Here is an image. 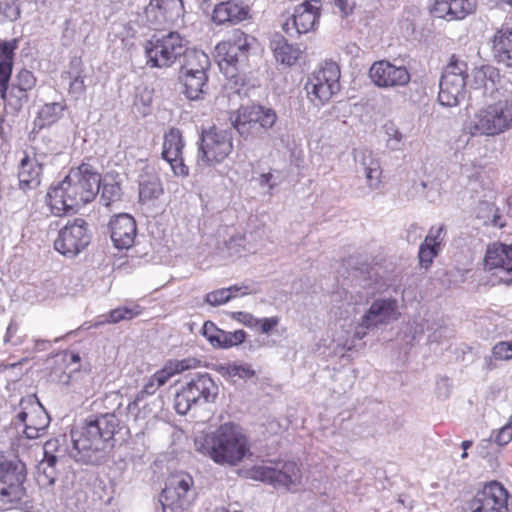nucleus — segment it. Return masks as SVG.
Segmentation results:
<instances>
[{
    "label": "nucleus",
    "mask_w": 512,
    "mask_h": 512,
    "mask_svg": "<svg viewBox=\"0 0 512 512\" xmlns=\"http://www.w3.org/2000/svg\"><path fill=\"white\" fill-rule=\"evenodd\" d=\"M119 428L116 415L107 413L93 416L71 430V456L84 464H100L114 446V435Z\"/></svg>",
    "instance_id": "1"
},
{
    "label": "nucleus",
    "mask_w": 512,
    "mask_h": 512,
    "mask_svg": "<svg viewBox=\"0 0 512 512\" xmlns=\"http://www.w3.org/2000/svg\"><path fill=\"white\" fill-rule=\"evenodd\" d=\"M100 191V174L95 167L82 163L47 193L51 211L61 216L91 202Z\"/></svg>",
    "instance_id": "2"
},
{
    "label": "nucleus",
    "mask_w": 512,
    "mask_h": 512,
    "mask_svg": "<svg viewBox=\"0 0 512 512\" xmlns=\"http://www.w3.org/2000/svg\"><path fill=\"white\" fill-rule=\"evenodd\" d=\"M194 448L217 464L231 466L240 463L250 452L247 437L233 423H225L212 433H199Z\"/></svg>",
    "instance_id": "3"
},
{
    "label": "nucleus",
    "mask_w": 512,
    "mask_h": 512,
    "mask_svg": "<svg viewBox=\"0 0 512 512\" xmlns=\"http://www.w3.org/2000/svg\"><path fill=\"white\" fill-rule=\"evenodd\" d=\"M512 128V102L499 100L479 109L464 124L471 136H496Z\"/></svg>",
    "instance_id": "4"
},
{
    "label": "nucleus",
    "mask_w": 512,
    "mask_h": 512,
    "mask_svg": "<svg viewBox=\"0 0 512 512\" xmlns=\"http://www.w3.org/2000/svg\"><path fill=\"white\" fill-rule=\"evenodd\" d=\"M188 41L178 32L155 34L143 46L146 65L150 68L172 67L187 51Z\"/></svg>",
    "instance_id": "5"
},
{
    "label": "nucleus",
    "mask_w": 512,
    "mask_h": 512,
    "mask_svg": "<svg viewBox=\"0 0 512 512\" xmlns=\"http://www.w3.org/2000/svg\"><path fill=\"white\" fill-rule=\"evenodd\" d=\"M218 390V385L208 373L198 374L176 393L175 411L186 415L194 406L214 402Z\"/></svg>",
    "instance_id": "6"
},
{
    "label": "nucleus",
    "mask_w": 512,
    "mask_h": 512,
    "mask_svg": "<svg viewBox=\"0 0 512 512\" xmlns=\"http://www.w3.org/2000/svg\"><path fill=\"white\" fill-rule=\"evenodd\" d=\"M251 38L235 29L226 40L216 46L218 65L227 77L236 76V71L244 67L248 60Z\"/></svg>",
    "instance_id": "7"
},
{
    "label": "nucleus",
    "mask_w": 512,
    "mask_h": 512,
    "mask_svg": "<svg viewBox=\"0 0 512 512\" xmlns=\"http://www.w3.org/2000/svg\"><path fill=\"white\" fill-rule=\"evenodd\" d=\"M193 478L184 472L171 475L160 494L162 512H189L195 498Z\"/></svg>",
    "instance_id": "8"
},
{
    "label": "nucleus",
    "mask_w": 512,
    "mask_h": 512,
    "mask_svg": "<svg viewBox=\"0 0 512 512\" xmlns=\"http://www.w3.org/2000/svg\"><path fill=\"white\" fill-rule=\"evenodd\" d=\"M233 150V137L229 130L212 126L203 130L198 150V164L214 166L222 163Z\"/></svg>",
    "instance_id": "9"
},
{
    "label": "nucleus",
    "mask_w": 512,
    "mask_h": 512,
    "mask_svg": "<svg viewBox=\"0 0 512 512\" xmlns=\"http://www.w3.org/2000/svg\"><path fill=\"white\" fill-rule=\"evenodd\" d=\"M340 69L333 61L324 62L305 85L307 96L315 106L328 102L340 90Z\"/></svg>",
    "instance_id": "10"
},
{
    "label": "nucleus",
    "mask_w": 512,
    "mask_h": 512,
    "mask_svg": "<svg viewBox=\"0 0 512 512\" xmlns=\"http://www.w3.org/2000/svg\"><path fill=\"white\" fill-rule=\"evenodd\" d=\"M467 63L453 55L439 83L438 101L442 106L455 107L466 93Z\"/></svg>",
    "instance_id": "11"
},
{
    "label": "nucleus",
    "mask_w": 512,
    "mask_h": 512,
    "mask_svg": "<svg viewBox=\"0 0 512 512\" xmlns=\"http://www.w3.org/2000/svg\"><path fill=\"white\" fill-rule=\"evenodd\" d=\"M26 466L16 456L0 452V499L13 503L23 495Z\"/></svg>",
    "instance_id": "12"
},
{
    "label": "nucleus",
    "mask_w": 512,
    "mask_h": 512,
    "mask_svg": "<svg viewBox=\"0 0 512 512\" xmlns=\"http://www.w3.org/2000/svg\"><path fill=\"white\" fill-rule=\"evenodd\" d=\"M198 365L199 361L196 358H185L181 360L171 359L165 362L160 370L156 371L148 378L142 390L139 391L135 399L128 404V412L132 414L136 411L139 408V403L145 396L154 395L171 377L186 370L197 368Z\"/></svg>",
    "instance_id": "13"
},
{
    "label": "nucleus",
    "mask_w": 512,
    "mask_h": 512,
    "mask_svg": "<svg viewBox=\"0 0 512 512\" xmlns=\"http://www.w3.org/2000/svg\"><path fill=\"white\" fill-rule=\"evenodd\" d=\"M399 316L397 299L392 297L377 298L362 315L355 331V336L358 339H362L366 335L367 330L387 325L398 320Z\"/></svg>",
    "instance_id": "14"
},
{
    "label": "nucleus",
    "mask_w": 512,
    "mask_h": 512,
    "mask_svg": "<svg viewBox=\"0 0 512 512\" xmlns=\"http://www.w3.org/2000/svg\"><path fill=\"white\" fill-rule=\"evenodd\" d=\"M251 473L254 480L267 483L274 488L290 490L301 481L300 468L294 461L278 463L275 466H255Z\"/></svg>",
    "instance_id": "15"
},
{
    "label": "nucleus",
    "mask_w": 512,
    "mask_h": 512,
    "mask_svg": "<svg viewBox=\"0 0 512 512\" xmlns=\"http://www.w3.org/2000/svg\"><path fill=\"white\" fill-rule=\"evenodd\" d=\"M21 410L16 421L23 425L27 439H38L45 435L50 424V417L37 398L28 397L20 401Z\"/></svg>",
    "instance_id": "16"
},
{
    "label": "nucleus",
    "mask_w": 512,
    "mask_h": 512,
    "mask_svg": "<svg viewBox=\"0 0 512 512\" xmlns=\"http://www.w3.org/2000/svg\"><path fill=\"white\" fill-rule=\"evenodd\" d=\"M89 242L90 235L88 234L86 221L76 218L59 231L54 246L64 256L74 257L83 251Z\"/></svg>",
    "instance_id": "17"
},
{
    "label": "nucleus",
    "mask_w": 512,
    "mask_h": 512,
    "mask_svg": "<svg viewBox=\"0 0 512 512\" xmlns=\"http://www.w3.org/2000/svg\"><path fill=\"white\" fill-rule=\"evenodd\" d=\"M184 14L183 0H151L144 9L145 18L154 29L178 25Z\"/></svg>",
    "instance_id": "18"
},
{
    "label": "nucleus",
    "mask_w": 512,
    "mask_h": 512,
    "mask_svg": "<svg viewBox=\"0 0 512 512\" xmlns=\"http://www.w3.org/2000/svg\"><path fill=\"white\" fill-rule=\"evenodd\" d=\"M508 493L496 481L486 484L477 491L468 503L470 512H508Z\"/></svg>",
    "instance_id": "19"
},
{
    "label": "nucleus",
    "mask_w": 512,
    "mask_h": 512,
    "mask_svg": "<svg viewBox=\"0 0 512 512\" xmlns=\"http://www.w3.org/2000/svg\"><path fill=\"white\" fill-rule=\"evenodd\" d=\"M319 9V2L315 0L297 6L292 17L283 24V30L290 37L310 32L318 22Z\"/></svg>",
    "instance_id": "20"
},
{
    "label": "nucleus",
    "mask_w": 512,
    "mask_h": 512,
    "mask_svg": "<svg viewBox=\"0 0 512 512\" xmlns=\"http://www.w3.org/2000/svg\"><path fill=\"white\" fill-rule=\"evenodd\" d=\"M369 75L375 85L383 88L405 86L410 81V74L404 66H395L385 60L375 62Z\"/></svg>",
    "instance_id": "21"
},
{
    "label": "nucleus",
    "mask_w": 512,
    "mask_h": 512,
    "mask_svg": "<svg viewBox=\"0 0 512 512\" xmlns=\"http://www.w3.org/2000/svg\"><path fill=\"white\" fill-rule=\"evenodd\" d=\"M184 142L179 129L171 128L164 135L162 157L166 160L175 175L187 176L189 173L188 166L185 165L182 150Z\"/></svg>",
    "instance_id": "22"
},
{
    "label": "nucleus",
    "mask_w": 512,
    "mask_h": 512,
    "mask_svg": "<svg viewBox=\"0 0 512 512\" xmlns=\"http://www.w3.org/2000/svg\"><path fill=\"white\" fill-rule=\"evenodd\" d=\"M487 269H498V276L507 283H512V246L494 243L489 246L484 258Z\"/></svg>",
    "instance_id": "23"
},
{
    "label": "nucleus",
    "mask_w": 512,
    "mask_h": 512,
    "mask_svg": "<svg viewBox=\"0 0 512 512\" xmlns=\"http://www.w3.org/2000/svg\"><path fill=\"white\" fill-rule=\"evenodd\" d=\"M111 240L117 249L130 248L135 240L137 228L134 218L120 214L110 221Z\"/></svg>",
    "instance_id": "24"
},
{
    "label": "nucleus",
    "mask_w": 512,
    "mask_h": 512,
    "mask_svg": "<svg viewBox=\"0 0 512 512\" xmlns=\"http://www.w3.org/2000/svg\"><path fill=\"white\" fill-rule=\"evenodd\" d=\"M476 9V0H435L434 13L448 20L464 19Z\"/></svg>",
    "instance_id": "25"
},
{
    "label": "nucleus",
    "mask_w": 512,
    "mask_h": 512,
    "mask_svg": "<svg viewBox=\"0 0 512 512\" xmlns=\"http://www.w3.org/2000/svg\"><path fill=\"white\" fill-rule=\"evenodd\" d=\"M357 172L363 173L366 178L367 186L374 190L379 187L382 174L380 162L372 152L365 149L355 154Z\"/></svg>",
    "instance_id": "26"
},
{
    "label": "nucleus",
    "mask_w": 512,
    "mask_h": 512,
    "mask_svg": "<svg viewBox=\"0 0 512 512\" xmlns=\"http://www.w3.org/2000/svg\"><path fill=\"white\" fill-rule=\"evenodd\" d=\"M249 9L235 1L220 2L214 7L212 20L221 25L225 23H238L248 17Z\"/></svg>",
    "instance_id": "27"
},
{
    "label": "nucleus",
    "mask_w": 512,
    "mask_h": 512,
    "mask_svg": "<svg viewBox=\"0 0 512 512\" xmlns=\"http://www.w3.org/2000/svg\"><path fill=\"white\" fill-rule=\"evenodd\" d=\"M492 53L498 63L512 68V28L505 27L495 32Z\"/></svg>",
    "instance_id": "28"
},
{
    "label": "nucleus",
    "mask_w": 512,
    "mask_h": 512,
    "mask_svg": "<svg viewBox=\"0 0 512 512\" xmlns=\"http://www.w3.org/2000/svg\"><path fill=\"white\" fill-rule=\"evenodd\" d=\"M230 121L234 129L241 137H257L262 134L261 129L250 111L249 106H242L230 115Z\"/></svg>",
    "instance_id": "29"
},
{
    "label": "nucleus",
    "mask_w": 512,
    "mask_h": 512,
    "mask_svg": "<svg viewBox=\"0 0 512 512\" xmlns=\"http://www.w3.org/2000/svg\"><path fill=\"white\" fill-rule=\"evenodd\" d=\"M42 165L35 159L25 156L19 166L18 179L20 188L31 190L41 183Z\"/></svg>",
    "instance_id": "30"
},
{
    "label": "nucleus",
    "mask_w": 512,
    "mask_h": 512,
    "mask_svg": "<svg viewBox=\"0 0 512 512\" xmlns=\"http://www.w3.org/2000/svg\"><path fill=\"white\" fill-rule=\"evenodd\" d=\"M16 41L0 40V93L5 98L7 84L9 83Z\"/></svg>",
    "instance_id": "31"
},
{
    "label": "nucleus",
    "mask_w": 512,
    "mask_h": 512,
    "mask_svg": "<svg viewBox=\"0 0 512 512\" xmlns=\"http://www.w3.org/2000/svg\"><path fill=\"white\" fill-rule=\"evenodd\" d=\"M183 56L184 62L181 65L180 73H206L210 67V59L203 51L187 49Z\"/></svg>",
    "instance_id": "32"
},
{
    "label": "nucleus",
    "mask_w": 512,
    "mask_h": 512,
    "mask_svg": "<svg viewBox=\"0 0 512 512\" xmlns=\"http://www.w3.org/2000/svg\"><path fill=\"white\" fill-rule=\"evenodd\" d=\"M179 78L184 84V93L188 99L197 100L204 93L208 80L207 73H180Z\"/></svg>",
    "instance_id": "33"
},
{
    "label": "nucleus",
    "mask_w": 512,
    "mask_h": 512,
    "mask_svg": "<svg viewBox=\"0 0 512 512\" xmlns=\"http://www.w3.org/2000/svg\"><path fill=\"white\" fill-rule=\"evenodd\" d=\"M161 180L154 174L142 175L139 180V199L149 202L158 199L163 194Z\"/></svg>",
    "instance_id": "34"
},
{
    "label": "nucleus",
    "mask_w": 512,
    "mask_h": 512,
    "mask_svg": "<svg viewBox=\"0 0 512 512\" xmlns=\"http://www.w3.org/2000/svg\"><path fill=\"white\" fill-rule=\"evenodd\" d=\"M57 457L43 458L36 466L35 479L42 488H48L55 484L57 479Z\"/></svg>",
    "instance_id": "35"
},
{
    "label": "nucleus",
    "mask_w": 512,
    "mask_h": 512,
    "mask_svg": "<svg viewBox=\"0 0 512 512\" xmlns=\"http://www.w3.org/2000/svg\"><path fill=\"white\" fill-rule=\"evenodd\" d=\"M497 78L499 72L496 68L489 65L481 66L473 69L470 85L475 89L493 90Z\"/></svg>",
    "instance_id": "36"
},
{
    "label": "nucleus",
    "mask_w": 512,
    "mask_h": 512,
    "mask_svg": "<svg viewBox=\"0 0 512 512\" xmlns=\"http://www.w3.org/2000/svg\"><path fill=\"white\" fill-rule=\"evenodd\" d=\"M477 218L482 219L484 224L503 228L505 222L499 212V208L489 201H480L477 206Z\"/></svg>",
    "instance_id": "37"
},
{
    "label": "nucleus",
    "mask_w": 512,
    "mask_h": 512,
    "mask_svg": "<svg viewBox=\"0 0 512 512\" xmlns=\"http://www.w3.org/2000/svg\"><path fill=\"white\" fill-rule=\"evenodd\" d=\"M249 108L262 133L272 128L276 123L277 114L273 109L264 106H249Z\"/></svg>",
    "instance_id": "38"
},
{
    "label": "nucleus",
    "mask_w": 512,
    "mask_h": 512,
    "mask_svg": "<svg viewBox=\"0 0 512 512\" xmlns=\"http://www.w3.org/2000/svg\"><path fill=\"white\" fill-rule=\"evenodd\" d=\"M274 55L277 61L289 66L293 65L300 55V50L281 39L275 43Z\"/></svg>",
    "instance_id": "39"
},
{
    "label": "nucleus",
    "mask_w": 512,
    "mask_h": 512,
    "mask_svg": "<svg viewBox=\"0 0 512 512\" xmlns=\"http://www.w3.org/2000/svg\"><path fill=\"white\" fill-rule=\"evenodd\" d=\"M246 336L247 333L242 329L235 330L233 332L221 330L217 337L219 340H215L212 347L217 349H229L242 344L245 341Z\"/></svg>",
    "instance_id": "40"
},
{
    "label": "nucleus",
    "mask_w": 512,
    "mask_h": 512,
    "mask_svg": "<svg viewBox=\"0 0 512 512\" xmlns=\"http://www.w3.org/2000/svg\"><path fill=\"white\" fill-rule=\"evenodd\" d=\"M65 105L62 102L47 103L38 112L40 126L50 125L56 122L63 114Z\"/></svg>",
    "instance_id": "41"
},
{
    "label": "nucleus",
    "mask_w": 512,
    "mask_h": 512,
    "mask_svg": "<svg viewBox=\"0 0 512 512\" xmlns=\"http://www.w3.org/2000/svg\"><path fill=\"white\" fill-rule=\"evenodd\" d=\"M141 313V309L138 305H133L132 307H118L110 311L107 319L105 321H101L96 323V325L104 324V323H112L116 324L122 320H130L135 316H138Z\"/></svg>",
    "instance_id": "42"
},
{
    "label": "nucleus",
    "mask_w": 512,
    "mask_h": 512,
    "mask_svg": "<svg viewBox=\"0 0 512 512\" xmlns=\"http://www.w3.org/2000/svg\"><path fill=\"white\" fill-rule=\"evenodd\" d=\"M100 189V202L104 206L108 207L113 202L120 200L121 188L118 183L104 181L102 184L100 183Z\"/></svg>",
    "instance_id": "43"
},
{
    "label": "nucleus",
    "mask_w": 512,
    "mask_h": 512,
    "mask_svg": "<svg viewBox=\"0 0 512 512\" xmlns=\"http://www.w3.org/2000/svg\"><path fill=\"white\" fill-rule=\"evenodd\" d=\"M27 92L28 91L22 90L21 87L12 83L10 88L7 84L6 97L4 98L1 93L0 97L6 101L8 105L13 106L15 109H19L28 99Z\"/></svg>",
    "instance_id": "44"
},
{
    "label": "nucleus",
    "mask_w": 512,
    "mask_h": 512,
    "mask_svg": "<svg viewBox=\"0 0 512 512\" xmlns=\"http://www.w3.org/2000/svg\"><path fill=\"white\" fill-rule=\"evenodd\" d=\"M219 372L223 376L231 378L239 377L242 379H248L254 376V371L251 367L243 364H228L226 366H221Z\"/></svg>",
    "instance_id": "45"
},
{
    "label": "nucleus",
    "mask_w": 512,
    "mask_h": 512,
    "mask_svg": "<svg viewBox=\"0 0 512 512\" xmlns=\"http://www.w3.org/2000/svg\"><path fill=\"white\" fill-rule=\"evenodd\" d=\"M445 235L446 230L444 225L432 226L422 243L428 245L429 247L436 248L438 251H441Z\"/></svg>",
    "instance_id": "46"
},
{
    "label": "nucleus",
    "mask_w": 512,
    "mask_h": 512,
    "mask_svg": "<svg viewBox=\"0 0 512 512\" xmlns=\"http://www.w3.org/2000/svg\"><path fill=\"white\" fill-rule=\"evenodd\" d=\"M20 16V9L15 1H0V22L15 21Z\"/></svg>",
    "instance_id": "47"
},
{
    "label": "nucleus",
    "mask_w": 512,
    "mask_h": 512,
    "mask_svg": "<svg viewBox=\"0 0 512 512\" xmlns=\"http://www.w3.org/2000/svg\"><path fill=\"white\" fill-rule=\"evenodd\" d=\"M229 290L221 288L207 293L204 298V302L210 306L217 307L230 301Z\"/></svg>",
    "instance_id": "48"
},
{
    "label": "nucleus",
    "mask_w": 512,
    "mask_h": 512,
    "mask_svg": "<svg viewBox=\"0 0 512 512\" xmlns=\"http://www.w3.org/2000/svg\"><path fill=\"white\" fill-rule=\"evenodd\" d=\"M439 253L440 251L436 250V248L429 247L422 243L418 252L420 266L427 269Z\"/></svg>",
    "instance_id": "49"
},
{
    "label": "nucleus",
    "mask_w": 512,
    "mask_h": 512,
    "mask_svg": "<svg viewBox=\"0 0 512 512\" xmlns=\"http://www.w3.org/2000/svg\"><path fill=\"white\" fill-rule=\"evenodd\" d=\"M13 83L21 87L22 90L30 91L35 86L36 79L32 72L28 70H21L16 75Z\"/></svg>",
    "instance_id": "50"
},
{
    "label": "nucleus",
    "mask_w": 512,
    "mask_h": 512,
    "mask_svg": "<svg viewBox=\"0 0 512 512\" xmlns=\"http://www.w3.org/2000/svg\"><path fill=\"white\" fill-rule=\"evenodd\" d=\"M152 100H153L152 92L147 89H144L143 91H141L139 94L136 95L134 105L138 109H140V107H141L142 108L141 113L143 115H147L149 112V108L152 104Z\"/></svg>",
    "instance_id": "51"
},
{
    "label": "nucleus",
    "mask_w": 512,
    "mask_h": 512,
    "mask_svg": "<svg viewBox=\"0 0 512 512\" xmlns=\"http://www.w3.org/2000/svg\"><path fill=\"white\" fill-rule=\"evenodd\" d=\"M512 440V415L509 417L508 422L499 429L495 436V442L499 446H504Z\"/></svg>",
    "instance_id": "52"
},
{
    "label": "nucleus",
    "mask_w": 512,
    "mask_h": 512,
    "mask_svg": "<svg viewBox=\"0 0 512 512\" xmlns=\"http://www.w3.org/2000/svg\"><path fill=\"white\" fill-rule=\"evenodd\" d=\"M493 356L499 360H509L512 358V348L510 342H499L492 349Z\"/></svg>",
    "instance_id": "53"
},
{
    "label": "nucleus",
    "mask_w": 512,
    "mask_h": 512,
    "mask_svg": "<svg viewBox=\"0 0 512 512\" xmlns=\"http://www.w3.org/2000/svg\"><path fill=\"white\" fill-rule=\"evenodd\" d=\"M222 329L218 328L212 321H206L202 327V335L212 345L215 340H219L218 335Z\"/></svg>",
    "instance_id": "54"
},
{
    "label": "nucleus",
    "mask_w": 512,
    "mask_h": 512,
    "mask_svg": "<svg viewBox=\"0 0 512 512\" xmlns=\"http://www.w3.org/2000/svg\"><path fill=\"white\" fill-rule=\"evenodd\" d=\"M232 317L247 327L254 328L258 326V318L254 317L251 313L242 311L233 312Z\"/></svg>",
    "instance_id": "55"
},
{
    "label": "nucleus",
    "mask_w": 512,
    "mask_h": 512,
    "mask_svg": "<svg viewBox=\"0 0 512 512\" xmlns=\"http://www.w3.org/2000/svg\"><path fill=\"white\" fill-rule=\"evenodd\" d=\"M226 289L229 290L230 299H233L238 295L245 296L256 292V290L253 287L246 284H235L230 287H227Z\"/></svg>",
    "instance_id": "56"
},
{
    "label": "nucleus",
    "mask_w": 512,
    "mask_h": 512,
    "mask_svg": "<svg viewBox=\"0 0 512 512\" xmlns=\"http://www.w3.org/2000/svg\"><path fill=\"white\" fill-rule=\"evenodd\" d=\"M278 324H279V318L274 316V317H269V318L258 319V326L257 327H259V330H260L261 333L268 334Z\"/></svg>",
    "instance_id": "57"
},
{
    "label": "nucleus",
    "mask_w": 512,
    "mask_h": 512,
    "mask_svg": "<svg viewBox=\"0 0 512 512\" xmlns=\"http://www.w3.org/2000/svg\"><path fill=\"white\" fill-rule=\"evenodd\" d=\"M60 442L59 439H50L43 445L44 458L57 457L56 454L59 450Z\"/></svg>",
    "instance_id": "58"
},
{
    "label": "nucleus",
    "mask_w": 512,
    "mask_h": 512,
    "mask_svg": "<svg viewBox=\"0 0 512 512\" xmlns=\"http://www.w3.org/2000/svg\"><path fill=\"white\" fill-rule=\"evenodd\" d=\"M85 91V83H84V77L81 75H77L74 77V79L70 82L69 86V92L70 94L75 95L76 97L82 95Z\"/></svg>",
    "instance_id": "59"
},
{
    "label": "nucleus",
    "mask_w": 512,
    "mask_h": 512,
    "mask_svg": "<svg viewBox=\"0 0 512 512\" xmlns=\"http://www.w3.org/2000/svg\"><path fill=\"white\" fill-rule=\"evenodd\" d=\"M334 3L343 15L351 13L354 7V3L350 0H334Z\"/></svg>",
    "instance_id": "60"
},
{
    "label": "nucleus",
    "mask_w": 512,
    "mask_h": 512,
    "mask_svg": "<svg viewBox=\"0 0 512 512\" xmlns=\"http://www.w3.org/2000/svg\"><path fill=\"white\" fill-rule=\"evenodd\" d=\"M273 175L271 173L261 174L259 177L260 186H268L270 189L274 188L275 182H272Z\"/></svg>",
    "instance_id": "61"
},
{
    "label": "nucleus",
    "mask_w": 512,
    "mask_h": 512,
    "mask_svg": "<svg viewBox=\"0 0 512 512\" xmlns=\"http://www.w3.org/2000/svg\"><path fill=\"white\" fill-rule=\"evenodd\" d=\"M17 332V326L14 322H10V324L7 327L6 335L4 337L5 343L12 342L13 335Z\"/></svg>",
    "instance_id": "62"
},
{
    "label": "nucleus",
    "mask_w": 512,
    "mask_h": 512,
    "mask_svg": "<svg viewBox=\"0 0 512 512\" xmlns=\"http://www.w3.org/2000/svg\"><path fill=\"white\" fill-rule=\"evenodd\" d=\"M26 359H23L22 361H19L17 363H12V364H1L0 365V371L2 370H6V369H16L18 367H20L22 365V362H25Z\"/></svg>",
    "instance_id": "63"
},
{
    "label": "nucleus",
    "mask_w": 512,
    "mask_h": 512,
    "mask_svg": "<svg viewBox=\"0 0 512 512\" xmlns=\"http://www.w3.org/2000/svg\"><path fill=\"white\" fill-rule=\"evenodd\" d=\"M243 241V238L241 236L238 237H231V239L228 242V248L232 249V245L234 244H240Z\"/></svg>",
    "instance_id": "64"
}]
</instances>
